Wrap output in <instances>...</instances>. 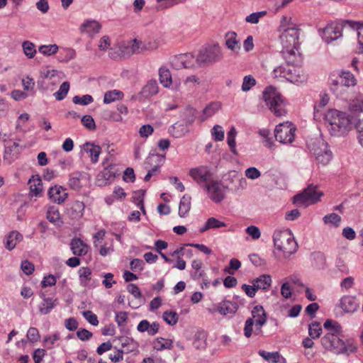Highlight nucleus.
Listing matches in <instances>:
<instances>
[{"label": "nucleus", "instance_id": "338daca9", "mask_svg": "<svg viewBox=\"0 0 363 363\" xmlns=\"http://www.w3.org/2000/svg\"><path fill=\"white\" fill-rule=\"evenodd\" d=\"M266 11L255 12L245 18V21L247 23L255 24L257 23L259 19L266 15Z\"/></svg>", "mask_w": 363, "mask_h": 363}, {"label": "nucleus", "instance_id": "ddd939ff", "mask_svg": "<svg viewBox=\"0 0 363 363\" xmlns=\"http://www.w3.org/2000/svg\"><path fill=\"white\" fill-rule=\"evenodd\" d=\"M344 28H347L345 21L336 24L328 25L323 29L322 38L325 43H330L342 37Z\"/></svg>", "mask_w": 363, "mask_h": 363}, {"label": "nucleus", "instance_id": "864d4df0", "mask_svg": "<svg viewBox=\"0 0 363 363\" xmlns=\"http://www.w3.org/2000/svg\"><path fill=\"white\" fill-rule=\"evenodd\" d=\"M259 354L265 360L272 363H277L279 362L280 355L277 352H269L264 350L259 351Z\"/></svg>", "mask_w": 363, "mask_h": 363}, {"label": "nucleus", "instance_id": "7c9ffc66", "mask_svg": "<svg viewBox=\"0 0 363 363\" xmlns=\"http://www.w3.org/2000/svg\"><path fill=\"white\" fill-rule=\"evenodd\" d=\"M116 340L121 345V347L125 350L126 353L134 352L138 347V343L130 337L120 336L116 337Z\"/></svg>", "mask_w": 363, "mask_h": 363}, {"label": "nucleus", "instance_id": "aec40b11", "mask_svg": "<svg viewBox=\"0 0 363 363\" xmlns=\"http://www.w3.org/2000/svg\"><path fill=\"white\" fill-rule=\"evenodd\" d=\"M308 147L315 158L317 156L323 154V152L330 151L328 149V144L320 138H316L308 143Z\"/></svg>", "mask_w": 363, "mask_h": 363}, {"label": "nucleus", "instance_id": "2f4dec72", "mask_svg": "<svg viewBox=\"0 0 363 363\" xmlns=\"http://www.w3.org/2000/svg\"><path fill=\"white\" fill-rule=\"evenodd\" d=\"M23 238L21 233L17 231H11L5 238V247L7 250H13L18 242Z\"/></svg>", "mask_w": 363, "mask_h": 363}, {"label": "nucleus", "instance_id": "4c0bfd02", "mask_svg": "<svg viewBox=\"0 0 363 363\" xmlns=\"http://www.w3.org/2000/svg\"><path fill=\"white\" fill-rule=\"evenodd\" d=\"M191 197L189 195L185 194L181 199L179 206V215L180 217H184L191 209Z\"/></svg>", "mask_w": 363, "mask_h": 363}, {"label": "nucleus", "instance_id": "f257e3e1", "mask_svg": "<svg viewBox=\"0 0 363 363\" xmlns=\"http://www.w3.org/2000/svg\"><path fill=\"white\" fill-rule=\"evenodd\" d=\"M330 91L337 97H343L350 87L357 84L354 74L349 71L340 70L332 72L328 79Z\"/></svg>", "mask_w": 363, "mask_h": 363}, {"label": "nucleus", "instance_id": "de8ad7c7", "mask_svg": "<svg viewBox=\"0 0 363 363\" xmlns=\"http://www.w3.org/2000/svg\"><path fill=\"white\" fill-rule=\"evenodd\" d=\"M324 328L328 330V333H341V325L335 320L328 319L323 324Z\"/></svg>", "mask_w": 363, "mask_h": 363}, {"label": "nucleus", "instance_id": "49530a36", "mask_svg": "<svg viewBox=\"0 0 363 363\" xmlns=\"http://www.w3.org/2000/svg\"><path fill=\"white\" fill-rule=\"evenodd\" d=\"M30 189L33 195L38 196L42 192V184L40 178L35 179L32 177V179H29Z\"/></svg>", "mask_w": 363, "mask_h": 363}, {"label": "nucleus", "instance_id": "69168bd1", "mask_svg": "<svg viewBox=\"0 0 363 363\" xmlns=\"http://www.w3.org/2000/svg\"><path fill=\"white\" fill-rule=\"evenodd\" d=\"M211 134L214 140L222 141L224 138V130L219 125H216L211 130Z\"/></svg>", "mask_w": 363, "mask_h": 363}, {"label": "nucleus", "instance_id": "2eb2a0df", "mask_svg": "<svg viewBox=\"0 0 363 363\" xmlns=\"http://www.w3.org/2000/svg\"><path fill=\"white\" fill-rule=\"evenodd\" d=\"M286 79L294 84H303L308 79V74L297 65L287 69Z\"/></svg>", "mask_w": 363, "mask_h": 363}, {"label": "nucleus", "instance_id": "dca6fc26", "mask_svg": "<svg viewBox=\"0 0 363 363\" xmlns=\"http://www.w3.org/2000/svg\"><path fill=\"white\" fill-rule=\"evenodd\" d=\"M49 198L55 203L61 204L65 202L68 196L66 189L61 186L55 185L52 186L48 190Z\"/></svg>", "mask_w": 363, "mask_h": 363}, {"label": "nucleus", "instance_id": "a878e982", "mask_svg": "<svg viewBox=\"0 0 363 363\" xmlns=\"http://www.w3.org/2000/svg\"><path fill=\"white\" fill-rule=\"evenodd\" d=\"M226 47L233 52H238L240 50V44L237 40V33L229 31L225 35Z\"/></svg>", "mask_w": 363, "mask_h": 363}, {"label": "nucleus", "instance_id": "052dcab7", "mask_svg": "<svg viewBox=\"0 0 363 363\" xmlns=\"http://www.w3.org/2000/svg\"><path fill=\"white\" fill-rule=\"evenodd\" d=\"M94 101L93 97L89 94H85L84 96H75L72 99V101L75 104H79L82 106H86L91 103H92Z\"/></svg>", "mask_w": 363, "mask_h": 363}, {"label": "nucleus", "instance_id": "58836bf2", "mask_svg": "<svg viewBox=\"0 0 363 363\" xmlns=\"http://www.w3.org/2000/svg\"><path fill=\"white\" fill-rule=\"evenodd\" d=\"M152 347L157 351H161L165 349L170 350L173 347V341L169 339L157 337L153 341Z\"/></svg>", "mask_w": 363, "mask_h": 363}, {"label": "nucleus", "instance_id": "20e7f679", "mask_svg": "<svg viewBox=\"0 0 363 363\" xmlns=\"http://www.w3.org/2000/svg\"><path fill=\"white\" fill-rule=\"evenodd\" d=\"M275 247L282 252L285 257H289L296 252L298 244L289 229L277 230L273 235Z\"/></svg>", "mask_w": 363, "mask_h": 363}, {"label": "nucleus", "instance_id": "6e6552de", "mask_svg": "<svg viewBox=\"0 0 363 363\" xmlns=\"http://www.w3.org/2000/svg\"><path fill=\"white\" fill-rule=\"evenodd\" d=\"M221 48L218 45H213L199 51L196 61L199 64L212 65L222 59Z\"/></svg>", "mask_w": 363, "mask_h": 363}, {"label": "nucleus", "instance_id": "a211bd4d", "mask_svg": "<svg viewBox=\"0 0 363 363\" xmlns=\"http://www.w3.org/2000/svg\"><path fill=\"white\" fill-rule=\"evenodd\" d=\"M359 304L356 298L352 296H344L340 301V307L345 313H352L359 308Z\"/></svg>", "mask_w": 363, "mask_h": 363}, {"label": "nucleus", "instance_id": "79ce46f5", "mask_svg": "<svg viewBox=\"0 0 363 363\" xmlns=\"http://www.w3.org/2000/svg\"><path fill=\"white\" fill-rule=\"evenodd\" d=\"M47 218L50 222L57 225H60V216L58 209L55 206H50L47 211Z\"/></svg>", "mask_w": 363, "mask_h": 363}, {"label": "nucleus", "instance_id": "603ef678", "mask_svg": "<svg viewBox=\"0 0 363 363\" xmlns=\"http://www.w3.org/2000/svg\"><path fill=\"white\" fill-rule=\"evenodd\" d=\"M158 85L155 80L150 81L143 89V93L146 96H152L157 93Z\"/></svg>", "mask_w": 363, "mask_h": 363}, {"label": "nucleus", "instance_id": "09e8293b", "mask_svg": "<svg viewBox=\"0 0 363 363\" xmlns=\"http://www.w3.org/2000/svg\"><path fill=\"white\" fill-rule=\"evenodd\" d=\"M145 190H138L134 192L133 200L138 207L142 211L143 213L145 214V209L144 206V196Z\"/></svg>", "mask_w": 363, "mask_h": 363}, {"label": "nucleus", "instance_id": "bf43d9fd", "mask_svg": "<svg viewBox=\"0 0 363 363\" xmlns=\"http://www.w3.org/2000/svg\"><path fill=\"white\" fill-rule=\"evenodd\" d=\"M322 331L320 325L318 322L312 323L309 325L308 333L312 339H316L320 337Z\"/></svg>", "mask_w": 363, "mask_h": 363}, {"label": "nucleus", "instance_id": "8fccbe9b", "mask_svg": "<svg viewBox=\"0 0 363 363\" xmlns=\"http://www.w3.org/2000/svg\"><path fill=\"white\" fill-rule=\"evenodd\" d=\"M57 71L55 69H44L40 72V77L42 78V81L38 82V85L42 84H46L47 81H50L52 79H55L57 78Z\"/></svg>", "mask_w": 363, "mask_h": 363}, {"label": "nucleus", "instance_id": "4d7b16f0", "mask_svg": "<svg viewBox=\"0 0 363 363\" xmlns=\"http://www.w3.org/2000/svg\"><path fill=\"white\" fill-rule=\"evenodd\" d=\"M58 46L56 44L48 45H40L39 47V52L44 55L50 56L57 52Z\"/></svg>", "mask_w": 363, "mask_h": 363}, {"label": "nucleus", "instance_id": "bb28decb", "mask_svg": "<svg viewBox=\"0 0 363 363\" xmlns=\"http://www.w3.org/2000/svg\"><path fill=\"white\" fill-rule=\"evenodd\" d=\"M220 104L218 101H213L208 104L203 110V114L199 117L200 123H203L208 118L213 116L220 108Z\"/></svg>", "mask_w": 363, "mask_h": 363}, {"label": "nucleus", "instance_id": "0e129e2a", "mask_svg": "<svg viewBox=\"0 0 363 363\" xmlns=\"http://www.w3.org/2000/svg\"><path fill=\"white\" fill-rule=\"evenodd\" d=\"M76 57V52L72 48H66L60 53V61L68 62Z\"/></svg>", "mask_w": 363, "mask_h": 363}, {"label": "nucleus", "instance_id": "7ed1b4c3", "mask_svg": "<svg viewBox=\"0 0 363 363\" xmlns=\"http://www.w3.org/2000/svg\"><path fill=\"white\" fill-rule=\"evenodd\" d=\"M331 135L340 136L347 131L350 121L347 114L337 110H330L325 116Z\"/></svg>", "mask_w": 363, "mask_h": 363}, {"label": "nucleus", "instance_id": "c9c22d12", "mask_svg": "<svg viewBox=\"0 0 363 363\" xmlns=\"http://www.w3.org/2000/svg\"><path fill=\"white\" fill-rule=\"evenodd\" d=\"M57 303V299L44 297L39 307V312L41 314L47 315L52 311V308H54Z\"/></svg>", "mask_w": 363, "mask_h": 363}, {"label": "nucleus", "instance_id": "680f3d73", "mask_svg": "<svg viewBox=\"0 0 363 363\" xmlns=\"http://www.w3.org/2000/svg\"><path fill=\"white\" fill-rule=\"evenodd\" d=\"M256 80L252 75L245 76L243 79L242 84V91L247 92L250 90L252 87L255 86Z\"/></svg>", "mask_w": 363, "mask_h": 363}, {"label": "nucleus", "instance_id": "774afa93", "mask_svg": "<svg viewBox=\"0 0 363 363\" xmlns=\"http://www.w3.org/2000/svg\"><path fill=\"white\" fill-rule=\"evenodd\" d=\"M60 334L56 333L55 334H53L52 335H49V336H46L45 338H44V344H45V346L48 348V349H51L52 348V346L57 341L60 340Z\"/></svg>", "mask_w": 363, "mask_h": 363}, {"label": "nucleus", "instance_id": "393cba45", "mask_svg": "<svg viewBox=\"0 0 363 363\" xmlns=\"http://www.w3.org/2000/svg\"><path fill=\"white\" fill-rule=\"evenodd\" d=\"M192 58L193 56L190 54H182L179 56H175L172 59L171 63L172 67L177 69H181L182 67L189 68L191 67V65L189 60Z\"/></svg>", "mask_w": 363, "mask_h": 363}, {"label": "nucleus", "instance_id": "5fc2aeb1", "mask_svg": "<svg viewBox=\"0 0 363 363\" xmlns=\"http://www.w3.org/2000/svg\"><path fill=\"white\" fill-rule=\"evenodd\" d=\"M162 318L164 320L170 325H174L178 322V314L174 311H167L163 313Z\"/></svg>", "mask_w": 363, "mask_h": 363}, {"label": "nucleus", "instance_id": "4468645a", "mask_svg": "<svg viewBox=\"0 0 363 363\" xmlns=\"http://www.w3.org/2000/svg\"><path fill=\"white\" fill-rule=\"evenodd\" d=\"M189 175L199 184H203L204 186L212 180V174L210 168L207 166H201L191 169L189 171Z\"/></svg>", "mask_w": 363, "mask_h": 363}, {"label": "nucleus", "instance_id": "a19ab883", "mask_svg": "<svg viewBox=\"0 0 363 363\" xmlns=\"http://www.w3.org/2000/svg\"><path fill=\"white\" fill-rule=\"evenodd\" d=\"M123 96V93L119 90L114 89L112 91H106L104 94V102L105 104H110L116 100L121 99Z\"/></svg>", "mask_w": 363, "mask_h": 363}, {"label": "nucleus", "instance_id": "473e14b6", "mask_svg": "<svg viewBox=\"0 0 363 363\" xmlns=\"http://www.w3.org/2000/svg\"><path fill=\"white\" fill-rule=\"evenodd\" d=\"M84 151L89 155L91 161L96 163L99 160V157L101 153V147L99 145H94L91 143H86L84 145Z\"/></svg>", "mask_w": 363, "mask_h": 363}, {"label": "nucleus", "instance_id": "1a4fd4ad", "mask_svg": "<svg viewBox=\"0 0 363 363\" xmlns=\"http://www.w3.org/2000/svg\"><path fill=\"white\" fill-rule=\"evenodd\" d=\"M296 128L289 122L282 123L276 126L274 137L281 143H291L294 140Z\"/></svg>", "mask_w": 363, "mask_h": 363}, {"label": "nucleus", "instance_id": "c85d7f7f", "mask_svg": "<svg viewBox=\"0 0 363 363\" xmlns=\"http://www.w3.org/2000/svg\"><path fill=\"white\" fill-rule=\"evenodd\" d=\"M251 283L256 287L257 290H267L269 289L271 286L272 278L270 275L262 274L259 277L253 279Z\"/></svg>", "mask_w": 363, "mask_h": 363}, {"label": "nucleus", "instance_id": "412c9836", "mask_svg": "<svg viewBox=\"0 0 363 363\" xmlns=\"http://www.w3.org/2000/svg\"><path fill=\"white\" fill-rule=\"evenodd\" d=\"M308 147L315 158L317 156L323 154V152L330 151L328 149V144L320 138H316L308 143Z\"/></svg>", "mask_w": 363, "mask_h": 363}, {"label": "nucleus", "instance_id": "9b49d317", "mask_svg": "<svg viewBox=\"0 0 363 363\" xmlns=\"http://www.w3.org/2000/svg\"><path fill=\"white\" fill-rule=\"evenodd\" d=\"M298 30L294 27L284 28L280 35L281 43L283 49L296 48L298 50Z\"/></svg>", "mask_w": 363, "mask_h": 363}, {"label": "nucleus", "instance_id": "39448f33", "mask_svg": "<svg viewBox=\"0 0 363 363\" xmlns=\"http://www.w3.org/2000/svg\"><path fill=\"white\" fill-rule=\"evenodd\" d=\"M252 317L246 320L244 327V335L250 337L252 335L253 325L255 326V335L262 334V327L267 322V313L262 306H255L252 310Z\"/></svg>", "mask_w": 363, "mask_h": 363}, {"label": "nucleus", "instance_id": "f03ea898", "mask_svg": "<svg viewBox=\"0 0 363 363\" xmlns=\"http://www.w3.org/2000/svg\"><path fill=\"white\" fill-rule=\"evenodd\" d=\"M340 333H326L321 338L322 346L328 351L335 354H350L357 350L352 340L343 341L340 337Z\"/></svg>", "mask_w": 363, "mask_h": 363}, {"label": "nucleus", "instance_id": "6ab92c4d", "mask_svg": "<svg viewBox=\"0 0 363 363\" xmlns=\"http://www.w3.org/2000/svg\"><path fill=\"white\" fill-rule=\"evenodd\" d=\"M308 147L315 158L317 156L323 154V152L330 151L328 149V144L320 138H316L308 143Z\"/></svg>", "mask_w": 363, "mask_h": 363}, {"label": "nucleus", "instance_id": "e433bc0d", "mask_svg": "<svg viewBox=\"0 0 363 363\" xmlns=\"http://www.w3.org/2000/svg\"><path fill=\"white\" fill-rule=\"evenodd\" d=\"M160 82L164 87H169L172 83V74L168 68L162 67L159 69Z\"/></svg>", "mask_w": 363, "mask_h": 363}, {"label": "nucleus", "instance_id": "e2e57ef3", "mask_svg": "<svg viewBox=\"0 0 363 363\" xmlns=\"http://www.w3.org/2000/svg\"><path fill=\"white\" fill-rule=\"evenodd\" d=\"M323 221L326 224H331L337 227L340 225L341 217L336 213H330L324 216Z\"/></svg>", "mask_w": 363, "mask_h": 363}, {"label": "nucleus", "instance_id": "72a5a7b5", "mask_svg": "<svg viewBox=\"0 0 363 363\" xmlns=\"http://www.w3.org/2000/svg\"><path fill=\"white\" fill-rule=\"evenodd\" d=\"M206 333L203 330H198L194 336L193 345L197 350H205L206 347Z\"/></svg>", "mask_w": 363, "mask_h": 363}, {"label": "nucleus", "instance_id": "37998d69", "mask_svg": "<svg viewBox=\"0 0 363 363\" xmlns=\"http://www.w3.org/2000/svg\"><path fill=\"white\" fill-rule=\"evenodd\" d=\"M91 270L89 267H81L79 269V277L80 284L83 287L88 286V282L91 280Z\"/></svg>", "mask_w": 363, "mask_h": 363}, {"label": "nucleus", "instance_id": "9d476101", "mask_svg": "<svg viewBox=\"0 0 363 363\" xmlns=\"http://www.w3.org/2000/svg\"><path fill=\"white\" fill-rule=\"evenodd\" d=\"M156 48L157 46H143L142 41L134 39L121 44L118 50L120 57H128L133 54L141 52L143 50L155 49Z\"/></svg>", "mask_w": 363, "mask_h": 363}, {"label": "nucleus", "instance_id": "4be33fe9", "mask_svg": "<svg viewBox=\"0 0 363 363\" xmlns=\"http://www.w3.org/2000/svg\"><path fill=\"white\" fill-rule=\"evenodd\" d=\"M345 23H347V28L357 31L359 45V52L363 53V23L351 20H345Z\"/></svg>", "mask_w": 363, "mask_h": 363}, {"label": "nucleus", "instance_id": "f8f14e48", "mask_svg": "<svg viewBox=\"0 0 363 363\" xmlns=\"http://www.w3.org/2000/svg\"><path fill=\"white\" fill-rule=\"evenodd\" d=\"M209 198L215 203H220L225 198V191L227 187L220 182L211 180L205 185Z\"/></svg>", "mask_w": 363, "mask_h": 363}, {"label": "nucleus", "instance_id": "a18cd8bd", "mask_svg": "<svg viewBox=\"0 0 363 363\" xmlns=\"http://www.w3.org/2000/svg\"><path fill=\"white\" fill-rule=\"evenodd\" d=\"M237 135V131L235 128V127H231L230 130L228 132L227 134V142L228 145H229L231 152L234 155H238V151L235 147V137Z\"/></svg>", "mask_w": 363, "mask_h": 363}, {"label": "nucleus", "instance_id": "5701e85b", "mask_svg": "<svg viewBox=\"0 0 363 363\" xmlns=\"http://www.w3.org/2000/svg\"><path fill=\"white\" fill-rule=\"evenodd\" d=\"M295 50L296 48L283 49L281 51L283 57L288 65L296 66L301 62V54Z\"/></svg>", "mask_w": 363, "mask_h": 363}, {"label": "nucleus", "instance_id": "f3484780", "mask_svg": "<svg viewBox=\"0 0 363 363\" xmlns=\"http://www.w3.org/2000/svg\"><path fill=\"white\" fill-rule=\"evenodd\" d=\"M87 174L83 172H75L69 174L68 185L72 190L79 191L82 184L86 180Z\"/></svg>", "mask_w": 363, "mask_h": 363}, {"label": "nucleus", "instance_id": "b1692460", "mask_svg": "<svg viewBox=\"0 0 363 363\" xmlns=\"http://www.w3.org/2000/svg\"><path fill=\"white\" fill-rule=\"evenodd\" d=\"M70 248L74 255L83 256L87 253L89 247L80 238H74L70 242Z\"/></svg>", "mask_w": 363, "mask_h": 363}, {"label": "nucleus", "instance_id": "3c124183", "mask_svg": "<svg viewBox=\"0 0 363 363\" xmlns=\"http://www.w3.org/2000/svg\"><path fill=\"white\" fill-rule=\"evenodd\" d=\"M22 47L24 54L30 59L33 58L35 53V46L34 43L30 41L26 40L22 43Z\"/></svg>", "mask_w": 363, "mask_h": 363}, {"label": "nucleus", "instance_id": "0eeeda50", "mask_svg": "<svg viewBox=\"0 0 363 363\" xmlns=\"http://www.w3.org/2000/svg\"><path fill=\"white\" fill-rule=\"evenodd\" d=\"M317 186L309 184L301 193L293 197V203L298 206H306L307 203H315L323 195L321 191H317Z\"/></svg>", "mask_w": 363, "mask_h": 363}, {"label": "nucleus", "instance_id": "ea45409f", "mask_svg": "<svg viewBox=\"0 0 363 363\" xmlns=\"http://www.w3.org/2000/svg\"><path fill=\"white\" fill-rule=\"evenodd\" d=\"M203 262L199 259H194L191 263V267L194 269V272L191 274V277L194 279L198 280L203 277L205 272L202 270Z\"/></svg>", "mask_w": 363, "mask_h": 363}, {"label": "nucleus", "instance_id": "f704fd0d", "mask_svg": "<svg viewBox=\"0 0 363 363\" xmlns=\"http://www.w3.org/2000/svg\"><path fill=\"white\" fill-rule=\"evenodd\" d=\"M84 204L79 201H75L72 203L69 213L73 219H78L82 217L84 211Z\"/></svg>", "mask_w": 363, "mask_h": 363}, {"label": "nucleus", "instance_id": "6e6d98bb", "mask_svg": "<svg viewBox=\"0 0 363 363\" xmlns=\"http://www.w3.org/2000/svg\"><path fill=\"white\" fill-rule=\"evenodd\" d=\"M69 89V83L68 82H63L59 90L54 94V96L57 101H61L64 99Z\"/></svg>", "mask_w": 363, "mask_h": 363}, {"label": "nucleus", "instance_id": "c756f323", "mask_svg": "<svg viewBox=\"0 0 363 363\" xmlns=\"http://www.w3.org/2000/svg\"><path fill=\"white\" fill-rule=\"evenodd\" d=\"M188 126L189 125L186 123L177 122L169 128V130L174 138H179L184 137L189 132Z\"/></svg>", "mask_w": 363, "mask_h": 363}, {"label": "nucleus", "instance_id": "423d86ee", "mask_svg": "<svg viewBox=\"0 0 363 363\" xmlns=\"http://www.w3.org/2000/svg\"><path fill=\"white\" fill-rule=\"evenodd\" d=\"M263 99L266 105L277 116H281L286 113L284 101L280 93L274 86L267 87L263 91Z\"/></svg>", "mask_w": 363, "mask_h": 363}, {"label": "nucleus", "instance_id": "13d9d810", "mask_svg": "<svg viewBox=\"0 0 363 363\" xmlns=\"http://www.w3.org/2000/svg\"><path fill=\"white\" fill-rule=\"evenodd\" d=\"M101 116L105 120L113 121H122L123 117L120 114L117 113L115 111L110 110H104L101 113Z\"/></svg>", "mask_w": 363, "mask_h": 363}, {"label": "nucleus", "instance_id": "cd10ccee", "mask_svg": "<svg viewBox=\"0 0 363 363\" xmlns=\"http://www.w3.org/2000/svg\"><path fill=\"white\" fill-rule=\"evenodd\" d=\"M238 304L235 302L225 301L219 304L218 306V311L221 315H232L238 311Z\"/></svg>", "mask_w": 363, "mask_h": 363}, {"label": "nucleus", "instance_id": "c03bdc74", "mask_svg": "<svg viewBox=\"0 0 363 363\" xmlns=\"http://www.w3.org/2000/svg\"><path fill=\"white\" fill-rule=\"evenodd\" d=\"M197 111L193 107H186L184 112V121L186 125H191L197 116Z\"/></svg>", "mask_w": 363, "mask_h": 363}]
</instances>
